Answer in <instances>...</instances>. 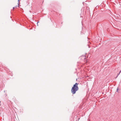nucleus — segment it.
Returning <instances> with one entry per match:
<instances>
[{
	"label": "nucleus",
	"instance_id": "nucleus-1",
	"mask_svg": "<svg viewBox=\"0 0 121 121\" xmlns=\"http://www.w3.org/2000/svg\"><path fill=\"white\" fill-rule=\"evenodd\" d=\"M78 83H76L73 85L71 90V92L73 95L74 94L76 91L78 90Z\"/></svg>",
	"mask_w": 121,
	"mask_h": 121
},
{
	"label": "nucleus",
	"instance_id": "nucleus-4",
	"mask_svg": "<svg viewBox=\"0 0 121 121\" xmlns=\"http://www.w3.org/2000/svg\"><path fill=\"white\" fill-rule=\"evenodd\" d=\"M120 72L119 73V74H118V75H119L120 74Z\"/></svg>",
	"mask_w": 121,
	"mask_h": 121
},
{
	"label": "nucleus",
	"instance_id": "nucleus-3",
	"mask_svg": "<svg viewBox=\"0 0 121 121\" xmlns=\"http://www.w3.org/2000/svg\"><path fill=\"white\" fill-rule=\"evenodd\" d=\"M20 0H18V5H19L20 4Z\"/></svg>",
	"mask_w": 121,
	"mask_h": 121
},
{
	"label": "nucleus",
	"instance_id": "nucleus-6",
	"mask_svg": "<svg viewBox=\"0 0 121 121\" xmlns=\"http://www.w3.org/2000/svg\"><path fill=\"white\" fill-rule=\"evenodd\" d=\"M118 89L117 88V91H118Z\"/></svg>",
	"mask_w": 121,
	"mask_h": 121
},
{
	"label": "nucleus",
	"instance_id": "nucleus-2",
	"mask_svg": "<svg viewBox=\"0 0 121 121\" xmlns=\"http://www.w3.org/2000/svg\"><path fill=\"white\" fill-rule=\"evenodd\" d=\"M82 58L84 59H86V56H82Z\"/></svg>",
	"mask_w": 121,
	"mask_h": 121
},
{
	"label": "nucleus",
	"instance_id": "nucleus-5",
	"mask_svg": "<svg viewBox=\"0 0 121 121\" xmlns=\"http://www.w3.org/2000/svg\"><path fill=\"white\" fill-rule=\"evenodd\" d=\"M15 8L14 7H13V9H14Z\"/></svg>",
	"mask_w": 121,
	"mask_h": 121
},
{
	"label": "nucleus",
	"instance_id": "nucleus-7",
	"mask_svg": "<svg viewBox=\"0 0 121 121\" xmlns=\"http://www.w3.org/2000/svg\"><path fill=\"white\" fill-rule=\"evenodd\" d=\"M120 73L121 72V71H120Z\"/></svg>",
	"mask_w": 121,
	"mask_h": 121
}]
</instances>
